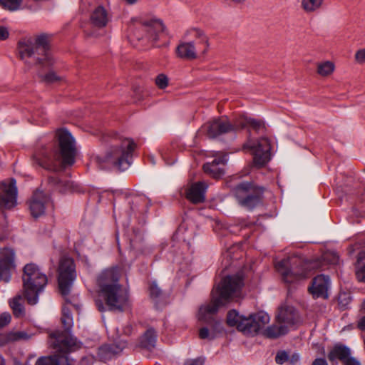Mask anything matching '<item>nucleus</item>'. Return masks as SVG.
I'll return each instance as SVG.
<instances>
[{
    "label": "nucleus",
    "instance_id": "f257e3e1",
    "mask_svg": "<svg viewBox=\"0 0 365 365\" xmlns=\"http://www.w3.org/2000/svg\"><path fill=\"white\" fill-rule=\"evenodd\" d=\"M243 284L242 277L240 275L225 277L218 287L212 292L211 301L200 307L198 320L217 324L218 322L215 319V315L219 307L240 298Z\"/></svg>",
    "mask_w": 365,
    "mask_h": 365
},
{
    "label": "nucleus",
    "instance_id": "f03ea898",
    "mask_svg": "<svg viewBox=\"0 0 365 365\" xmlns=\"http://www.w3.org/2000/svg\"><path fill=\"white\" fill-rule=\"evenodd\" d=\"M338 261V256L329 252L323 255L322 260L312 262H305L299 257L292 256L278 262L276 269L286 283H292L308 277L314 269H323L324 262L336 264Z\"/></svg>",
    "mask_w": 365,
    "mask_h": 365
},
{
    "label": "nucleus",
    "instance_id": "7ed1b4c3",
    "mask_svg": "<svg viewBox=\"0 0 365 365\" xmlns=\"http://www.w3.org/2000/svg\"><path fill=\"white\" fill-rule=\"evenodd\" d=\"M59 150H55L52 156L35 153L34 162L41 167L52 171H60L75 163L76 144L71 134L66 130H59L57 133Z\"/></svg>",
    "mask_w": 365,
    "mask_h": 365
},
{
    "label": "nucleus",
    "instance_id": "20e7f679",
    "mask_svg": "<svg viewBox=\"0 0 365 365\" xmlns=\"http://www.w3.org/2000/svg\"><path fill=\"white\" fill-rule=\"evenodd\" d=\"M119 276L115 269L103 272L98 278L99 296L110 310L123 311L128 305V294L118 284Z\"/></svg>",
    "mask_w": 365,
    "mask_h": 365
},
{
    "label": "nucleus",
    "instance_id": "39448f33",
    "mask_svg": "<svg viewBox=\"0 0 365 365\" xmlns=\"http://www.w3.org/2000/svg\"><path fill=\"white\" fill-rule=\"evenodd\" d=\"M242 128L253 129L259 131L264 128V123L260 120L240 116L232 125L226 118H216L205 123L201 126L199 133L208 138H214L217 136Z\"/></svg>",
    "mask_w": 365,
    "mask_h": 365
},
{
    "label": "nucleus",
    "instance_id": "423d86ee",
    "mask_svg": "<svg viewBox=\"0 0 365 365\" xmlns=\"http://www.w3.org/2000/svg\"><path fill=\"white\" fill-rule=\"evenodd\" d=\"M23 294L29 304L34 305L38 301L39 294L44 290L47 275L34 263L26 264L23 268Z\"/></svg>",
    "mask_w": 365,
    "mask_h": 365
},
{
    "label": "nucleus",
    "instance_id": "0eeeda50",
    "mask_svg": "<svg viewBox=\"0 0 365 365\" xmlns=\"http://www.w3.org/2000/svg\"><path fill=\"white\" fill-rule=\"evenodd\" d=\"M130 31L137 40L155 43L165 29L163 21L153 16H142L132 19Z\"/></svg>",
    "mask_w": 365,
    "mask_h": 365
},
{
    "label": "nucleus",
    "instance_id": "6e6552de",
    "mask_svg": "<svg viewBox=\"0 0 365 365\" xmlns=\"http://www.w3.org/2000/svg\"><path fill=\"white\" fill-rule=\"evenodd\" d=\"M268 314L259 312L248 317L240 315L235 310L228 312L227 323L230 327H236L238 331L245 335L254 336L269 322Z\"/></svg>",
    "mask_w": 365,
    "mask_h": 365
},
{
    "label": "nucleus",
    "instance_id": "1a4fd4ad",
    "mask_svg": "<svg viewBox=\"0 0 365 365\" xmlns=\"http://www.w3.org/2000/svg\"><path fill=\"white\" fill-rule=\"evenodd\" d=\"M61 322L65 328V331H56L51 334V337L53 339V347L58 351L64 353L79 349L81 347L80 342L70 333L73 322L71 312L66 307L63 308Z\"/></svg>",
    "mask_w": 365,
    "mask_h": 365
},
{
    "label": "nucleus",
    "instance_id": "9d476101",
    "mask_svg": "<svg viewBox=\"0 0 365 365\" xmlns=\"http://www.w3.org/2000/svg\"><path fill=\"white\" fill-rule=\"evenodd\" d=\"M19 52L21 59L27 63V58H34L36 62L43 63L50 61L48 38L45 35L36 37L34 41L27 39L19 43Z\"/></svg>",
    "mask_w": 365,
    "mask_h": 365
},
{
    "label": "nucleus",
    "instance_id": "9b49d317",
    "mask_svg": "<svg viewBox=\"0 0 365 365\" xmlns=\"http://www.w3.org/2000/svg\"><path fill=\"white\" fill-rule=\"evenodd\" d=\"M135 145L129 138L115 140L107 152L106 160L120 170H125L130 165L129 158Z\"/></svg>",
    "mask_w": 365,
    "mask_h": 365
},
{
    "label": "nucleus",
    "instance_id": "f8f14e48",
    "mask_svg": "<svg viewBox=\"0 0 365 365\" xmlns=\"http://www.w3.org/2000/svg\"><path fill=\"white\" fill-rule=\"evenodd\" d=\"M238 202L247 209H252L260 202L262 190L252 184L242 182L234 189Z\"/></svg>",
    "mask_w": 365,
    "mask_h": 365
},
{
    "label": "nucleus",
    "instance_id": "ddd939ff",
    "mask_svg": "<svg viewBox=\"0 0 365 365\" xmlns=\"http://www.w3.org/2000/svg\"><path fill=\"white\" fill-rule=\"evenodd\" d=\"M76 277L73 260L68 257L62 258L58 268V287L63 295L65 296L69 293Z\"/></svg>",
    "mask_w": 365,
    "mask_h": 365
},
{
    "label": "nucleus",
    "instance_id": "4468645a",
    "mask_svg": "<svg viewBox=\"0 0 365 365\" xmlns=\"http://www.w3.org/2000/svg\"><path fill=\"white\" fill-rule=\"evenodd\" d=\"M245 147L252 150L255 165L263 166L270 160V143L267 138H260L255 145L248 142Z\"/></svg>",
    "mask_w": 365,
    "mask_h": 365
},
{
    "label": "nucleus",
    "instance_id": "2eb2a0df",
    "mask_svg": "<svg viewBox=\"0 0 365 365\" xmlns=\"http://www.w3.org/2000/svg\"><path fill=\"white\" fill-rule=\"evenodd\" d=\"M17 188L16 180L10 179L8 182H3L0 192V209H11L16 205Z\"/></svg>",
    "mask_w": 365,
    "mask_h": 365
},
{
    "label": "nucleus",
    "instance_id": "dca6fc26",
    "mask_svg": "<svg viewBox=\"0 0 365 365\" xmlns=\"http://www.w3.org/2000/svg\"><path fill=\"white\" fill-rule=\"evenodd\" d=\"M327 358L332 364L341 361L344 365H360L355 358L351 356L350 349L341 344H335L329 349Z\"/></svg>",
    "mask_w": 365,
    "mask_h": 365
},
{
    "label": "nucleus",
    "instance_id": "f3484780",
    "mask_svg": "<svg viewBox=\"0 0 365 365\" xmlns=\"http://www.w3.org/2000/svg\"><path fill=\"white\" fill-rule=\"evenodd\" d=\"M15 253L12 249L0 250V279L8 282L11 279V270L14 268Z\"/></svg>",
    "mask_w": 365,
    "mask_h": 365
},
{
    "label": "nucleus",
    "instance_id": "a211bd4d",
    "mask_svg": "<svg viewBox=\"0 0 365 365\" xmlns=\"http://www.w3.org/2000/svg\"><path fill=\"white\" fill-rule=\"evenodd\" d=\"M183 38L187 41L196 43L199 52L205 53L208 46V37L203 30L197 27H192L187 29L184 34Z\"/></svg>",
    "mask_w": 365,
    "mask_h": 365
},
{
    "label": "nucleus",
    "instance_id": "6ab92c4d",
    "mask_svg": "<svg viewBox=\"0 0 365 365\" xmlns=\"http://www.w3.org/2000/svg\"><path fill=\"white\" fill-rule=\"evenodd\" d=\"M207 185L204 182H197L187 185L184 189L186 198L194 204L204 202Z\"/></svg>",
    "mask_w": 365,
    "mask_h": 365
},
{
    "label": "nucleus",
    "instance_id": "aec40b11",
    "mask_svg": "<svg viewBox=\"0 0 365 365\" xmlns=\"http://www.w3.org/2000/svg\"><path fill=\"white\" fill-rule=\"evenodd\" d=\"M330 287V280L328 276L320 274L314 278L312 286L309 288L310 293L314 297H328V290Z\"/></svg>",
    "mask_w": 365,
    "mask_h": 365
},
{
    "label": "nucleus",
    "instance_id": "412c9836",
    "mask_svg": "<svg viewBox=\"0 0 365 365\" xmlns=\"http://www.w3.org/2000/svg\"><path fill=\"white\" fill-rule=\"evenodd\" d=\"M49 198L42 191L36 190L29 202L31 213L34 217H38L45 212L46 205Z\"/></svg>",
    "mask_w": 365,
    "mask_h": 365
},
{
    "label": "nucleus",
    "instance_id": "4be33fe9",
    "mask_svg": "<svg viewBox=\"0 0 365 365\" xmlns=\"http://www.w3.org/2000/svg\"><path fill=\"white\" fill-rule=\"evenodd\" d=\"M227 160L226 155L219 153L212 163H207L203 165V170L205 173L211 177L216 179L220 178L224 173L223 166Z\"/></svg>",
    "mask_w": 365,
    "mask_h": 365
},
{
    "label": "nucleus",
    "instance_id": "5701e85b",
    "mask_svg": "<svg viewBox=\"0 0 365 365\" xmlns=\"http://www.w3.org/2000/svg\"><path fill=\"white\" fill-rule=\"evenodd\" d=\"M111 15L108 8L102 5H98L95 7L91 14V21L96 27L103 28L107 26L110 21Z\"/></svg>",
    "mask_w": 365,
    "mask_h": 365
},
{
    "label": "nucleus",
    "instance_id": "b1692460",
    "mask_svg": "<svg viewBox=\"0 0 365 365\" xmlns=\"http://www.w3.org/2000/svg\"><path fill=\"white\" fill-rule=\"evenodd\" d=\"M198 47L192 41H181L175 48V53L178 58L192 60L197 57Z\"/></svg>",
    "mask_w": 365,
    "mask_h": 365
},
{
    "label": "nucleus",
    "instance_id": "393cba45",
    "mask_svg": "<svg viewBox=\"0 0 365 365\" xmlns=\"http://www.w3.org/2000/svg\"><path fill=\"white\" fill-rule=\"evenodd\" d=\"M125 347V344L122 342L119 344H105L99 347L98 355L101 360H107L121 352Z\"/></svg>",
    "mask_w": 365,
    "mask_h": 365
},
{
    "label": "nucleus",
    "instance_id": "a878e982",
    "mask_svg": "<svg viewBox=\"0 0 365 365\" xmlns=\"http://www.w3.org/2000/svg\"><path fill=\"white\" fill-rule=\"evenodd\" d=\"M325 0H301L300 8L307 14H312L322 9Z\"/></svg>",
    "mask_w": 365,
    "mask_h": 365
},
{
    "label": "nucleus",
    "instance_id": "bb28decb",
    "mask_svg": "<svg viewBox=\"0 0 365 365\" xmlns=\"http://www.w3.org/2000/svg\"><path fill=\"white\" fill-rule=\"evenodd\" d=\"M279 323L293 324L295 319V311L292 307L284 306L279 309L276 317Z\"/></svg>",
    "mask_w": 365,
    "mask_h": 365
},
{
    "label": "nucleus",
    "instance_id": "cd10ccee",
    "mask_svg": "<svg viewBox=\"0 0 365 365\" xmlns=\"http://www.w3.org/2000/svg\"><path fill=\"white\" fill-rule=\"evenodd\" d=\"M156 338V331L153 328H149L141 336L140 345L141 347L150 351L155 346Z\"/></svg>",
    "mask_w": 365,
    "mask_h": 365
},
{
    "label": "nucleus",
    "instance_id": "c85d7f7f",
    "mask_svg": "<svg viewBox=\"0 0 365 365\" xmlns=\"http://www.w3.org/2000/svg\"><path fill=\"white\" fill-rule=\"evenodd\" d=\"M36 365H71L66 356H48L38 359Z\"/></svg>",
    "mask_w": 365,
    "mask_h": 365
},
{
    "label": "nucleus",
    "instance_id": "c756f323",
    "mask_svg": "<svg viewBox=\"0 0 365 365\" xmlns=\"http://www.w3.org/2000/svg\"><path fill=\"white\" fill-rule=\"evenodd\" d=\"M287 332V327L286 325H272L268 327L263 332V334L271 339L279 337Z\"/></svg>",
    "mask_w": 365,
    "mask_h": 365
},
{
    "label": "nucleus",
    "instance_id": "7c9ffc66",
    "mask_svg": "<svg viewBox=\"0 0 365 365\" xmlns=\"http://www.w3.org/2000/svg\"><path fill=\"white\" fill-rule=\"evenodd\" d=\"M356 276L359 281L365 282V252H361L356 262Z\"/></svg>",
    "mask_w": 365,
    "mask_h": 365
},
{
    "label": "nucleus",
    "instance_id": "2f4dec72",
    "mask_svg": "<svg viewBox=\"0 0 365 365\" xmlns=\"http://www.w3.org/2000/svg\"><path fill=\"white\" fill-rule=\"evenodd\" d=\"M335 70V65L331 61H325L317 63V73L323 77L331 75Z\"/></svg>",
    "mask_w": 365,
    "mask_h": 365
},
{
    "label": "nucleus",
    "instance_id": "473e14b6",
    "mask_svg": "<svg viewBox=\"0 0 365 365\" xmlns=\"http://www.w3.org/2000/svg\"><path fill=\"white\" fill-rule=\"evenodd\" d=\"M29 339V334L22 331H11L8 332L4 336L5 343L15 342L21 340H27Z\"/></svg>",
    "mask_w": 365,
    "mask_h": 365
},
{
    "label": "nucleus",
    "instance_id": "72a5a7b5",
    "mask_svg": "<svg viewBox=\"0 0 365 365\" xmlns=\"http://www.w3.org/2000/svg\"><path fill=\"white\" fill-rule=\"evenodd\" d=\"M22 298L20 295L14 297L9 301V305L13 310L15 317H21L24 314V308L21 303Z\"/></svg>",
    "mask_w": 365,
    "mask_h": 365
},
{
    "label": "nucleus",
    "instance_id": "f704fd0d",
    "mask_svg": "<svg viewBox=\"0 0 365 365\" xmlns=\"http://www.w3.org/2000/svg\"><path fill=\"white\" fill-rule=\"evenodd\" d=\"M24 0H0V6L2 9L16 11L23 9Z\"/></svg>",
    "mask_w": 365,
    "mask_h": 365
},
{
    "label": "nucleus",
    "instance_id": "c9c22d12",
    "mask_svg": "<svg viewBox=\"0 0 365 365\" xmlns=\"http://www.w3.org/2000/svg\"><path fill=\"white\" fill-rule=\"evenodd\" d=\"M155 82L159 88L163 89L168 85V78L166 75L160 73L156 76Z\"/></svg>",
    "mask_w": 365,
    "mask_h": 365
},
{
    "label": "nucleus",
    "instance_id": "e433bc0d",
    "mask_svg": "<svg viewBox=\"0 0 365 365\" xmlns=\"http://www.w3.org/2000/svg\"><path fill=\"white\" fill-rule=\"evenodd\" d=\"M199 337L201 339L211 340L215 337V333L214 331H210L206 327H202L199 331Z\"/></svg>",
    "mask_w": 365,
    "mask_h": 365
},
{
    "label": "nucleus",
    "instance_id": "4c0bfd02",
    "mask_svg": "<svg viewBox=\"0 0 365 365\" xmlns=\"http://www.w3.org/2000/svg\"><path fill=\"white\" fill-rule=\"evenodd\" d=\"M11 320V316L9 312H3L0 314V328L9 325Z\"/></svg>",
    "mask_w": 365,
    "mask_h": 365
},
{
    "label": "nucleus",
    "instance_id": "58836bf2",
    "mask_svg": "<svg viewBox=\"0 0 365 365\" xmlns=\"http://www.w3.org/2000/svg\"><path fill=\"white\" fill-rule=\"evenodd\" d=\"M355 60L359 64L365 63V48L359 49L356 52Z\"/></svg>",
    "mask_w": 365,
    "mask_h": 365
},
{
    "label": "nucleus",
    "instance_id": "ea45409f",
    "mask_svg": "<svg viewBox=\"0 0 365 365\" xmlns=\"http://www.w3.org/2000/svg\"><path fill=\"white\" fill-rule=\"evenodd\" d=\"M289 355L285 351L277 353L275 361L278 364H282L285 361H288Z\"/></svg>",
    "mask_w": 365,
    "mask_h": 365
},
{
    "label": "nucleus",
    "instance_id": "a19ab883",
    "mask_svg": "<svg viewBox=\"0 0 365 365\" xmlns=\"http://www.w3.org/2000/svg\"><path fill=\"white\" fill-rule=\"evenodd\" d=\"M44 80L48 83H54L60 81L61 77L53 72H49L45 76Z\"/></svg>",
    "mask_w": 365,
    "mask_h": 365
},
{
    "label": "nucleus",
    "instance_id": "79ce46f5",
    "mask_svg": "<svg viewBox=\"0 0 365 365\" xmlns=\"http://www.w3.org/2000/svg\"><path fill=\"white\" fill-rule=\"evenodd\" d=\"M150 293L152 297H158L160 294V289L155 283L151 284L150 287Z\"/></svg>",
    "mask_w": 365,
    "mask_h": 365
},
{
    "label": "nucleus",
    "instance_id": "37998d69",
    "mask_svg": "<svg viewBox=\"0 0 365 365\" xmlns=\"http://www.w3.org/2000/svg\"><path fill=\"white\" fill-rule=\"evenodd\" d=\"M204 359L202 358H197L195 359H190L185 362L184 365H203L204 364Z\"/></svg>",
    "mask_w": 365,
    "mask_h": 365
},
{
    "label": "nucleus",
    "instance_id": "c03bdc74",
    "mask_svg": "<svg viewBox=\"0 0 365 365\" xmlns=\"http://www.w3.org/2000/svg\"><path fill=\"white\" fill-rule=\"evenodd\" d=\"M9 30L5 26H0V40L3 41L9 37Z\"/></svg>",
    "mask_w": 365,
    "mask_h": 365
},
{
    "label": "nucleus",
    "instance_id": "a18cd8bd",
    "mask_svg": "<svg viewBox=\"0 0 365 365\" xmlns=\"http://www.w3.org/2000/svg\"><path fill=\"white\" fill-rule=\"evenodd\" d=\"M299 359V356L297 354H294L291 356H289L288 362L291 364H294Z\"/></svg>",
    "mask_w": 365,
    "mask_h": 365
},
{
    "label": "nucleus",
    "instance_id": "49530a36",
    "mask_svg": "<svg viewBox=\"0 0 365 365\" xmlns=\"http://www.w3.org/2000/svg\"><path fill=\"white\" fill-rule=\"evenodd\" d=\"M312 365H327V362L323 358H318L313 361Z\"/></svg>",
    "mask_w": 365,
    "mask_h": 365
},
{
    "label": "nucleus",
    "instance_id": "de8ad7c7",
    "mask_svg": "<svg viewBox=\"0 0 365 365\" xmlns=\"http://www.w3.org/2000/svg\"><path fill=\"white\" fill-rule=\"evenodd\" d=\"M357 327L361 330L365 329V316L359 319Z\"/></svg>",
    "mask_w": 365,
    "mask_h": 365
},
{
    "label": "nucleus",
    "instance_id": "09e8293b",
    "mask_svg": "<svg viewBox=\"0 0 365 365\" xmlns=\"http://www.w3.org/2000/svg\"><path fill=\"white\" fill-rule=\"evenodd\" d=\"M96 307H97L98 309L100 312H104L105 311V309H106L105 306L103 305V302L101 300H96Z\"/></svg>",
    "mask_w": 365,
    "mask_h": 365
},
{
    "label": "nucleus",
    "instance_id": "8fccbe9b",
    "mask_svg": "<svg viewBox=\"0 0 365 365\" xmlns=\"http://www.w3.org/2000/svg\"><path fill=\"white\" fill-rule=\"evenodd\" d=\"M58 187H59V189H60V191L61 192H66L67 190V187H70V185H69V183L68 182H66L63 186H65V187L63 188H61V182H58Z\"/></svg>",
    "mask_w": 365,
    "mask_h": 365
},
{
    "label": "nucleus",
    "instance_id": "3c124183",
    "mask_svg": "<svg viewBox=\"0 0 365 365\" xmlns=\"http://www.w3.org/2000/svg\"><path fill=\"white\" fill-rule=\"evenodd\" d=\"M231 2L235 4H243L246 0H230Z\"/></svg>",
    "mask_w": 365,
    "mask_h": 365
},
{
    "label": "nucleus",
    "instance_id": "603ef678",
    "mask_svg": "<svg viewBox=\"0 0 365 365\" xmlns=\"http://www.w3.org/2000/svg\"><path fill=\"white\" fill-rule=\"evenodd\" d=\"M95 0H82V4L83 5H86V4H91Z\"/></svg>",
    "mask_w": 365,
    "mask_h": 365
},
{
    "label": "nucleus",
    "instance_id": "864d4df0",
    "mask_svg": "<svg viewBox=\"0 0 365 365\" xmlns=\"http://www.w3.org/2000/svg\"><path fill=\"white\" fill-rule=\"evenodd\" d=\"M125 1L128 4H134L138 1V0H125Z\"/></svg>",
    "mask_w": 365,
    "mask_h": 365
},
{
    "label": "nucleus",
    "instance_id": "5fc2aeb1",
    "mask_svg": "<svg viewBox=\"0 0 365 365\" xmlns=\"http://www.w3.org/2000/svg\"><path fill=\"white\" fill-rule=\"evenodd\" d=\"M362 306H363V308L365 309V301L364 302V303H363V305H362Z\"/></svg>",
    "mask_w": 365,
    "mask_h": 365
}]
</instances>
